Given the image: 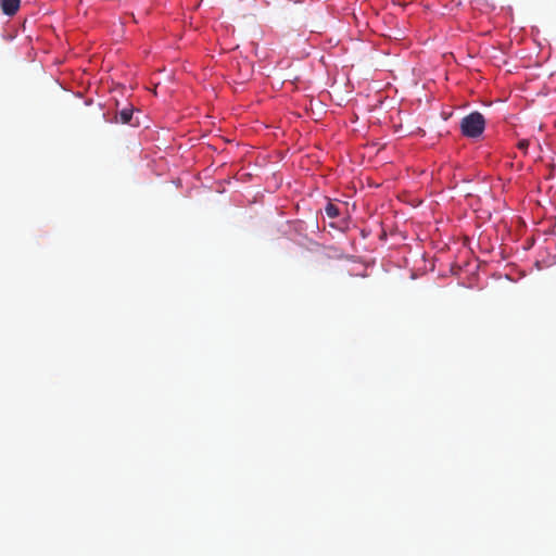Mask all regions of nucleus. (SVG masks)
Instances as JSON below:
<instances>
[{
    "label": "nucleus",
    "instance_id": "20e7f679",
    "mask_svg": "<svg viewBox=\"0 0 556 556\" xmlns=\"http://www.w3.org/2000/svg\"><path fill=\"white\" fill-rule=\"evenodd\" d=\"M325 213L329 218H337L340 215V210L333 203L328 202L325 207Z\"/></svg>",
    "mask_w": 556,
    "mask_h": 556
},
{
    "label": "nucleus",
    "instance_id": "7ed1b4c3",
    "mask_svg": "<svg viewBox=\"0 0 556 556\" xmlns=\"http://www.w3.org/2000/svg\"><path fill=\"white\" fill-rule=\"evenodd\" d=\"M134 108L131 105L122 109L116 115V122L122 124L138 125V122L132 123Z\"/></svg>",
    "mask_w": 556,
    "mask_h": 556
},
{
    "label": "nucleus",
    "instance_id": "39448f33",
    "mask_svg": "<svg viewBox=\"0 0 556 556\" xmlns=\"http://www.w3.org/2000/svg\"><path fill=\"white\" fill-rule=\"evenodd\" d=\"M528 147H529V141H528V140H526V139H522V140H520V141L518 142V148H519L520 150H522V151H527Z\"/></svg>",
    "mask_w": 556,
    "mask_h": 556
},
{
    "label": "nucleus",
    "instance_id": "f257e3e1",
    "mask_svg": "<svg viewBox=\"0 0 556 556\" xmlns=\"http://www.w3.org/2000/svg\"><path fill=\"white\" fill-rule=\"evenodd\" d=\"M485 128V118L484 116L478 112H471L462 118L460 122V130L462 134L467 138H478L480 137Z\"/></svg>",
    "mask_w": 556,
    "mask_h": 556
},
{
    "label": "nucleus",
    "instance_id": "f03ea898",
    "mask_svg": "<svg viewBox=\"0 0 556 556\" xmlns=\"http://www.w3.org/2000/svg\"><path fill=\"white\" fill-rule=\"evenodd\" d=\"M21 5V0H0V8L3 14L13 16Z\"/></svg>",
    "mask_w": 556,
    "mask_h": 556
}]
</instances>
